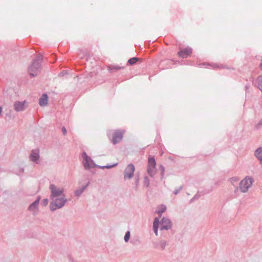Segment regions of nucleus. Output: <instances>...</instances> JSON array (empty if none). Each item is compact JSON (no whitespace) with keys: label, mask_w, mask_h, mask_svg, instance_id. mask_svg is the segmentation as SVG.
<instances>
[{"label":"nucleus","mask_w":262,"mask_h":262,"mask_svg":"<svg viewBox=\"0 0 262 262\" xmlns=\"http://www.w3.org/2000/svg\"><path fill=\"white\" fill-rule=\"evenodd\" d=\"M252 184V178L246 177L245 179L241 181L239 184V188L242 192H246L248 191Z\"/></svg>","instance_id":"2"},{"label":"nucleus","mask_w":262,"mask_h":262,"mask_svg":"<svg viewBox=\"0 0 262 262\" xmlns=\"http://www.w3.org/2000/svg\"><path fill=\"white\" fill-rule=\"evenodd\" d=\"M117 164V163H115L114 164V165H108V166H105L104 167H103V168H111V167H114V166L116 165Z\"/></svg>","instance_id":"21"},{"label":"nucleus","mask_w":262,"mask_h":262,"mask_svg":"<svg viewBox=\"0 0 262 262\" xmlns=\"http://www.w3.org/2000/svg\"><path fill=\"white\" fill-rule=\"evenodd\" d=\"M60 199H61V196H60V197H58V198H57V199H58V201H57V203H59V202H59V200H60Z\"/></svg>","instance_id":"24"},{"label":"nucleus","mask_w":262,"mask_h":262,"mask_svg":"<svg viewBox=\"0 0 262 262\" xmlns=\"http://www.w3.org/2000/svg\"><path fill=\"white\" fill-rule=\"evenodd\" d=\"M160 224H161L160 230H163V229L167 230L169 228H170L171 226L170 221L168 219H165V218H163L162 219V222L160 223Z\"/></svg>","instance_id":"9"},{"label":"nucleus","mask_w":262,"mask_h":262,"mask_svg":"<svg viewBox=\"0 0 262 262\" xmlns=\"http://www.w3.org/2000/svg\"><path fill=\"white\" fill-rule=\"evenodd\" d=\"M130 237V233L129 231H127L125 236H124V240L126 242H128Z\"/></svg>","instance_id":"18"},{"label":"nucleus","mask_w":262,"mask_h":262,"mask_svg":"<svg viewBox=\"0 0 262 262\" xmlns=\"http://www.w3.org/2000/svg\"><path fill=\"white\" fill-rule=\"evenodd\" d=\"M83 190H81L79 192L78 191H75V194L77 195H79L80 194H81Z\"/></svg>","instance_id":"23"},{"label":"nucleus","mask_w":262,"mask_h":262,"mask_svg":"<svg viewBox=\"0 0 262 262\" xmlns=\"http://www.w3.org/2000/svg\"><path fill=\"white\" fill-rule=\"evenodd\" d=\"M39 150L38 149H35L32 150V153L30 155V159L32 161H36L39 159Z\"/></svg>","instance_id":"10"},{"label":"nucleus","mask_w":262,"mask_h":262,"mask_svg":"<svg viewBox=\"0 0 262 262\" xmlns=\"http://www.w3.org/2000/svg\"><path fill=\"white\" fill-rule=\"evenodd\" d=\"M39 199H37L34 203H32L29 207V210L33 211L37 208V205L39 203Z\"/></svg>","instance_id":"14"},{"label":"nucleus","mask_w":262,"mask_h":262,"mask_svg":"<svg viewBox=\"0 0 262 262\" xmlns=\"http://www.w3.org/2000/svg\"><path fill=\"white\" fill-rule=\"evenodd\" d=\"M262 152V150L261 148H258L256 151H255V156L257 157L258 159H259L260 162H262V159L261 158V157L260 155L261 154Z\"/></svg>","instance_id":"15"},{"label":"nucleus","mask_w":262,"mask_h":262,"mask_svg":"<svg viewBox=\"0 0 262 262\" xmlns=\"http://www.w3.org/2000/svg\"><path fill=\"white\" fill-rule=\"evenodd\" d=\"M159 221L157 218H156L153 225L154 232L156 235H158V228Z\"/></svg>","instance_id":"13"},{"label":"nucleus","mask_w":262,"mask_h":262,"mask_svg":"<svg viewBox=\"0 0 262 262\" xmlns=\"http://www.w3.org/2000/svg\"><path fill=\"white\" fill-rule=\"evenodd\" d=\"M123 132L121 130L115 131L112 135V141L114 144H116L120 142L123 138Z\"/></svg>","instance_id":"8"},{"label":"nucleus","mask_w":262,"mask_h":262,"mask_svg":"<svg viewBox=\"0 0 262 262\" xmlns=\"http://www.w3.org/2000/svg\"><path fill=\"white\" fill-rule=\"evenodd\" d=\"M156 161L153 158H149L147 171L149 175L152 176L155 173Z\"/></svg>","instance_id":"5"},{"label":"nucleus","mask_w":262,"mask_h":262,"mask_svg":"<svg viewBox=\"0 0 262 262\" xmlns=\"http://www.w3.org/2000/svg\"><path fill=\"white\" fill-rule=\"evenodd\" d=\"M50 188L51 190L52 200L50 208L53 211L62 207L66 202V200L62 195V189L57 188L54 185H51Z\"/></svg>","instance_id":"1"},{"label":"nucleus","mask_w":262,"mask_h":262,"mask_svg":"<svg viewBox=\"0 0 262 262\" xmlns=\"http://www.w3.org/2000/svg\"><path fill=\"white\" fill-rule=\"evenodd\" d=\"M48 101V96L46 94H43L39 99V104L41 106H45L47 104Z\"/></svg>","instance_id":"12"},{"label":"nucleus","mask_w":262,"mask_h":262,"mask_svg":"<svg viewBox=\"0 0 262 262\" xmlns=\"http://www.w3.org/2000/svg\"><path fill=\"white\" fill-rule=\"evenodd\" d=\"M192 53V49L189 47L180 48L179 51L178 52V55L179 57L186 58L190 56Z\"/></svg>","instance_id":"4"},{"label":"nucleus","mask_w":262,"mask_h":262,"mask_svg":"<svg viewBox=\"0 0 262 262\" xmlns=\"http://www.w3.org/2000/svg\"><path fill=\"white\" fill-rule=\"evenodd\" d=\"M239 181V179L236 177H234L231 179V183L234 184V183H236Z\"/></svg>","instance_id":"19"},{"label":"nucleus","mask_w":262,"mask_h":262,"mask_svg":"<svg viewBox=\"0 0 262 262\" xmlns=\"http://www.w3.org/2000/svg\"><path fill=\"white\" fill-rule=\"evenodd\" d=\"M42 205L43 206H46L48 203V199H44L42 202Z\"/></svg>","instance_id":"20"},{"label":"nucleus","mask_w":262,"mask_h":262,"mask_svg":"<svg viewBox=\"0 0 262 262\" xmlns=\"http://www.w3.org/2000/svg\"><path fill=\"white\" fill-rule=\"evenodd\" d=\"M166 206L164 205H161L157 210V212L158 213H162L166 210Z\"/></svg>","instance_id":"16"},{"label":"nucleus","mask_w":262,"mask_h":262,"mask_svg":"<svg viewBox=\"0 0 262 262\" xmlns=\"http://www.w3.org/2000/svg\"><path fill=\"white\" fill-rule=\"evenodd\" d=\"M62 132L63 135H66L67 134V130L64 127H63L62 128Z\"/></svg>","instance_id":"22"},{"label":"nucleus","mask_w":262,"mask_h":262,"mask_svg":"<svg viewBox=\"0 0 262 262\" xmlns=\"http://www.w3.org/2000/svg\"><path fill=\"white\" fill-rule=\"evenodd\" d=\"M39 63L36 61L33 62L29 68L30 75L33 76L37 75L39 72Z\"/></svg>","instance_id":"7"},{"label":"nucleus","mask_w":262,"mask_h":262,"mask_svg":"<svg viewBox=\"0 0 262 262\" xmlns=\"http://www.w3.org/2000/svg\"><path fill=\"white\" fill-rule=\"evenodd\" d=\"M260 163H261V164H262V162H260Z\"/></svg>","instance_id":"26"},{"label":"nucleus","mask_w":262,"mask_h":262,"mask_svg":"<svg viewBox=\"0 0 262 262\" xmlns=\"http://www.w3.org/2000/svg\"><path fill=\"white\" fill-rule=\"evenodd\" d=\"M25 107V102H16L14 104L15 110L17 111H21L24 110Z\"/></svg>","instance_id":"11"},{"label":"nucleus","mask_w":262,"mask_h":262,"mask_svg":"<svg viewBox=\"0 0 262 262\" xmlns=\"http://www.w3.org/2000/svg\"><path fill=\"white\" fill-rule=\"evenodd\" d=\"M139 60V58L136 57H133L130 59H129L128 61V62L129 63L130 65H133L135 63H136L138 60Z\"/></svg>","instance_id":"17"},{"label":"nucleus","mask_w":262,"mask_h":262,"mask_svg":"<svg viewBox=\"0 0 262 262\" xmlns=\"http://www.w3.org/2000/svg\"><path fill=\"white\" fill-rule=\"evenodd\" d=\"M260 69H262V60H261V63L260 64Z\"/></svg>","instance_id":"25"},{"label":"nucleus","mask_w":262,"mask_h":262,"mask_svg":"<svg viewBox=\"0 0 262 262\" xmlns=\"http://www.w3.org/2000/svg\"><path fill=\"white\" fill-rule=\"evenodd\" d=\"M134 166L132 164H129L124 171V179H131L134 176Z\"/></svg>","instance_id":"6"},{"label":"nucleus","mask_w":262,"mask_h":262,"mask_svg":"<svg viewBox=\"0 0 262 262\" xmlns=\"http://www.w3.org/2000/svg\"><path fill=\"white\" fill-rule=\"evenodd\" d=\"M82 157L83 159V164L85 168L89 169L95 166V163L85 152L82 154Z\"/></svg>","instance_id":"3"}]
</instances>
